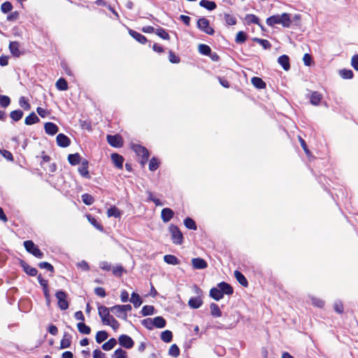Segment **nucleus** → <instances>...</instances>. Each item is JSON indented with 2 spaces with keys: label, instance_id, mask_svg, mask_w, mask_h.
Returning a JSON list of instances; mask_svg holds the SVG:
<instances>
[{
  "label": "nucleus",
  "instance_id": "nucleus-51",
  "mask_svg": "<svg viewBox=\"0 0 358 358\" xmlns=\"http://www.w3.org/2000/svg\"><path fill=\"white\" fill-rule=\"evenodd\" d=\"M169 355L173 357H178L180 355V349L176 344H173L170 347Z\"/></svg>",
  "mask_w": 358,
  "mask_h": 358
},
{
  "label": "nucleus",
  "instance_id": "nucleus-36",
  "mask_svg": "<svg viewBox=\"0 0 358 358\" xmlns=\"http://www.w3.org/2000/svg\"><path fill=\"white\" fill-rule=\"evenodd\" d=\"M23 114L24 113L22 110L20 109L15 110L10 112V117L13 121L17 122L22 119Z\"/></svg>",
  "mask_w": 358,
  "mask_h": 358
},
{
  "label": "nucleus",
  "instance_id": "nucleus-29",
  "mask_svg": "<svg viewBox=\"0 0 358 358\" xmlns=\"http://www.w3.org/2000/svg\"><path fill=\"white\" fill-rule=\"evenodd\" d=\"M199 6L206 8L208 10H213L216 8L217 5L215 1L201 0L199 2Z\"/></svg>",
  "mask_w": 358,
  "mask_h": 358
},
{
  "label": "nucleus",
  "instance_id": "nucleus-47",
  "mask_svg": "<svg viewBox=\"0 0 358 358\" xmlns=\"http://www.w3.org/2000/svg\"><path fill=\"white\" fill-rule=\"evenodd\" d=\"M83 202L87 206L92 205L94 202V199L91 194L87 193L83 194L81 196Z\"/></svg>",
  "mask_w": 358,
  "mask_h": 358
},
{
  "label": "nucleus",
  "instance_id": "nucleus-39",
  "mask_svg": "<svg viewBox=\"0 0 358 358\" xmlns=\"http://www.w3.org/2000/svg\"><path fill=\"white\" fill-rule=\"evenodd\" d=\"M77 327L80 333L83 334H90L91 329L89 326L86 325L84 322H79L77 324Z\"/></svg>",
  "mask_w": 358,
  "mask_h": 358
},
{
  "label": "nucleus",
  "instance_id": "nucleus-22",
  "mask_svg": "<svg viewBox=\"0 0 358 358\" xmlns=\"http://www.w3.org/2000/svg\"><path fill=\"white\" fill-rule=\"evenodd\" d=\"M251 83L255 87H256L258 90H262L266 88V83L259 77H253L251 79Z\"/></svg>",
  "mask_w": 358,
  "mask_h": 358
},
{
  "label": "nucleus",
  "instance_id": "nucleus-24",
  "mask_svg": "<svg viewBox=\"0 0 358 358\" xmlns=\"http://www.w3.org/2000/svg\"><path fill=\"white\" fill-rule=\"evenodd\" d=\"M203 303L202 299L200 296L192 297L188 301V305L192 308H199Z\"/></svg>",
  "mask_w": 358,
  "mask_h": 358
},
{
  "label": "nucleus",
  "instance_id": "nucleus-46",
  "mask_svg": "<svg viewBox=\"0 0 358 358\" xmlns=\"http://www.w3.org/2000/svg\"><path fill=\"white\" fill-rule=\"evenodd\" d=\"M107 215L108 217H120L121 215L120 210L115 207H111L107 210Z\"/></svg>",
  "mask_w": 358,
  "mask_h": 358
},
{
  "label": "nucleus",
  "instance_id": "nucleus-62",
  "mask_svg": "<svg viewBox=\"0 0 358 358\" xmlns=\"http://www.w3.org/2000/svg\"><path fill=\"white\" fill-rule=\"evenodd\" d=\"M0 153L7 160H8L10 162H13L14 160L13 156L10 151L6 150H0Z\"/></svg>",
  "mask_w": 358,
  "mask_h": 358
},
{
  "label": "nucleus",
  "instance_id": "nucleus-58",
  "mask_svg": "<svg viewBox=\"0 0 358 358\" xmlns=\"http://www.w3.org/2000/svg\"><path fill=\"white\" fill-rule=\"evenodd\" d=\"M20 106L25 110H29L31 108L30 103L26 100L24 96H21L19 100Z\"/></svg>",
  "mask_w": 358,
  "mask_h": 358
},
{
  "label": "nucleus",
  "instance_id": "nucleus-20",
  "mask_svg": "<svg viewBox=\"0 0 358 358\" xmlns=\"http://www.w3.org/2000/svg\"><path fill=\"white\" fill-rule=\"evenodd\" d=\"M132 149L138 156L145 157L146 155H150L148 149L141 145H133Z\"/></svg>",
  "mask_w": 358,
  "mask_h": 358
},
{
  "label": "nucleus",
  "instance_id": "nucleus-33",
  "mask_svg": "<svg viewBox=\"0 0 358 358\" xmlns=\"http://www.w3.org/2000/svg\"><path fill=\"white\" fill-rule=\"evenodd\" d=\"M130 301L134 304L135 308H138L143 303L139 294L136 292L131 294Z\"/></svg>",
  "mask_w": 358,
  "mask_h": 358
},
{
  "label": "nucleus",
  "instance_id": "nucleus-45",
  "mask_svg": "<svg viewBox=\"0 0 358 358\" xmlns=\"http://www.w3.org/2000/svg\"><path fill=\"white\" fill-rule=\"evenodd\" d=\"M184 224L185 226L192 230H196V224L193 219L191 217H186L184 220Z\"/></svg>",
  "mask_w": 358,
  "mask_h": 358
},
{
  "label": "nucleus",
  "instance_id": "nucleus-13",
  "mask_svg": "<svg viewBox=\"0 0 358 358\" xmlns=\"http://www.w3.org/2000/svg\"><path fill=\"white\" fill-rule=\"evenodd\" d=\"M21 267L23 268L24 271L30 276H36L38 273V271L36 268L30 266L27 263L24 261L21 260L20 263Z\"/></svg>",
  "mask_w": 358,
  "mask_h": 358
},
{
  "label": "nucleus",
  "instance_id": "nucleus-17",
  "mask_svg": "<svg viewBox=\"0 0 358 358\" xmlns=\"http://www.w3.org/2000/svg\"><path fill=\"white\" fill-rule=\"evenodd\" d=\"M45 131L49 135H55L58 132V127L53 122H46L44 125Z\"/></svg>",
  "mask_w": 358,
  "mask_h": 358
},
{
  "label": "nucleus",
  "instance_id": "nucleus-25",
  "mask_svg": "<svg viewBox=\"0 0 358 358\" xmlns=\"http://www.w3.org/2000/svg\"><path fill=\"white\" fill-rule=\"evenodd\" d=\"M234 276L236 280L243 287H246L248 286V282L244 275L239 271H234Z\"/></svg>",
  "mask_w": 358,
  "mask_h": 358
},
{
  "label": "nucleus",
  "instance_id": "nucleus-11",
  "mask_svg": "<svg viewBox=\"0 0 358 358\" xmlns=\"http://www.w3.org/2000/svg\"><path fill=\"white\" fill-rule=\"evenodd\" d=\"M192 264L195 269H204L208 266L206 261L200 257L193 258Z\"/></svg>",
  "mask_w": 358,
  "mask_h": 358
},
{
  "label": "nucleus",
  "instance_id": "nucleus-4",
  "mask_svg": "<svg viewBox=\"0 0 358 358\" xmlns=\"http://www.w3.org/2000/svg\"><path fill=\"white\" fill-rule=\"evenodd\" d=\"M68 294L66 292L62 290L57 291L55 294V297L57 298L58 302V307L62 310H65L69 308V304L67 301Z\"/></svg>",
  "mask_w": 358,
  "mask_h": 358
},
{
  "label": "nucleus",
  "instance_id": "nucleus-31",
  "mask_svg": "<svg viewBox=\"0 0 358 358\" xmlns=\"http://www.w3.org/2000/svg\"><path fill=\"white\" fill-rule=\"evenodd\" d=\"M164 261L171 265H177L180 264V260L173 255H166L164 256Z\"/></svg>",
  "mask_w": 358,
  "mask_h": 358
},
{
  "label": "nucleus",
  "instance_id": "nucleus-60",
  "mask_svg": "<svg viewBox=\"0 0 358 358\" xmlns=\"http://www.w3.org/2000/svg\"><path fill=\"white\" fill-rule=\"evenodd\" d=\"M158 167H159V162L157 161V159L155 157H152L150 160L149 169L151 171H154L157 170L158 169Z\"/></svg>",
  "mask_w": 358,
  "mask_h": 358
},
{
  "label": "nucleus",
  "instance_id": "nucleus-37",
  "mask_svg": "<svg viewBox=\"0 0 358 358\" xmlns=\"http://www.w3.org/2000/svg\"><path fill=\"white\" fill-rule=\"evenodd\" d=\"M56 87L59 90H61V91H65L66 90H68V83H67V81L64 79V78H59L57 82H56Z\"/></svg>",
  "mask_w": 358,
  "mask_h": 358
},
{
  "label": "nucleus",
  "instance_id": "nucleus-9",
  "mask_svg": "<svg viewBox=\"0 0 358 358\" xmlns=\"http://www.w3.org/2000/svg\"><path fill=\"white\" fill-rule=\"evenodd\" d=\"M57 144L62 148H66L71 143L70 138L64 134H59L56 138Z\"/></svg>",
  "mask_w": 358,
  "mask_h": 358
},
{
  "label": "nucleus",
  "instance_id": "nucleus-26",
  "mask_svg": "<svg viewBox=\"0 0 358 358\" xmlns=\"http://www.w3.org/2000/svg\"><path fill=\"white\" fill-rule=\"evenodd\" d=\"M210 296L215 301H219L223 298L224 295L218 287H213L210 290Z\"/></svg>",
  "mask_w": 358,
  "mask_h": 358
},
{
  "label": "nucleus",
  "instance_id": "nucleus-63",
  "mask_svg": "<svg viewBox=\"0 0 358 358\" xmlns=\"http://www.w3.org/2000/svg\"><path fill=\"white\" fill-rule=\"evenodd\" d=\"M124 272V268L121 265L116 266L113 268V273L115 276L120 277L122 276Z\"/></svg>",
  "mask_w": 358,
  "mask_h": 358
},
{
  "label": "nucleus",
  "instance_id": "nucleus-14",
  "mask_svg": "<svg viewBox=\"0 0 358 358\" xmlns=\"http://www.w3.org/2000/svg\"><path fill=\"white\" fill-rule=\"evenodd\" d=\"M217 287L220 289L222 294L231 295L234 293V289L229 283L221 282L217 284Z\"/></svg>",
  "mask_w": 358,
  "mask_h": 358
},
{
  "label": "nucleus",
  "instance_id": "nucleus-48",
  "mask_svg": "<svg viewBox=\"0 0 358 358\" xmlns=\"http://www.w3.org/2000/svg\"><path fill=\"white\" fill-rule=\"evenodd\" d=\"M155 34L158 36L162 38V39L169 40V38H170V36H169V34H168V32L164 29H163L162 27L157 29L155 31Z\"/></svg>",
  "mask_w": 358,
  "mask_h": 358
},
{
  "label": "nucleus",
  "instance_id": "nucleus-5",
  "mask_svg": "<svg viewBox=\"0 0 358 358\" xmlns=\"http://www.w3.org/2000/svg\"><path fill=\"white\" fill-rule=\"evenodd\" d=\"M197 28L208 35H213L215 31L213 28L210 27V22L205 17H201L198 20L196 23Z\"/></svg>",
  "mask_w": 358,
  "mask_h": 358
},
{
  "label": "nucleus",
  "instance_id": "nucleus-19",
  "mask_svg": "<svg viewBox=\"0 0 358 358\" xmlns=\"http://www.w3.org/2000/svg\"><path fill=\"white\" fill-rule=\"evenodd\" d=\"M278 62L285 71H288L290 69L289 58L287 55H282L280 56Z\"/></svg>",
  "mask_w": 358,
  "mask_h": 358
},
{
  "label": "nucleus",
  "instance_id": "nucleus-1",
  "mask_svg": "<svg viewBox=\"0 0 358 358\" xmlns=\"http://www.w3.org/2000/svg\"><path fill=\"white\" fill-rule=\"evenodd\" d=\"M292 22L291 15L287 13L270 16L266 21V24L270 27H273L276 24H280L285 28H289L291 26Z\"/></svg>",
  "mask_w": 358,
  "mask_h": 358
},
{
  "label": "nucleus",
  "instance_id": "nucleus-42",
  "mask_svg": "<svg viewBox=\"0 0 358 358\" xmlns=\"http://www.w3.org/2000/svg\"><path fill=\"white\" fill-rule=\"evenodd\" d=\"M141 313L143 316L153 315L155 313V308L153 306H144L141 309Z\"/></svg>",
  "mask_w": 358,
  "mask_h": 358
},
{
  "label": "nucleus",
  "instance_id": "nucleus-27",
  "mask_svg": "<svg viewBox=\"0 0 358 358\" xmlns=\"http://www.w3.org/2000/svg\"><path fill=\"white\" fill-rule=\"evenodd\" d=\"M68 161L72 166L78 165L81 162V157L78 153L70 154L68 156Z\"/></svg>",
  "mask_w": 358,
  "mask_h": 358
},
{
  "label": "nucleus",
  "instance_id": "nucleus-38",
  "mask_svg": "<svg viewBox=\"0 0 358 358\" xmlns=\"http://www.w3.org/2000/svg\"><path fill=\"white\" fill-rule=\"evenodd\" d=\"M198 50L199 52L203 55L209 56L211 54V48L206 44H199Z\"/></svg>",
  "mask_w": 358,
  "mask_h": 358
},
{
  "label": "nucleus",
  "instance_id": "nucleus-8",
  "mask_svg": "<svg viewBox=\"0 0 358 358\" xmlns=\"http://www.w3.org/2000/svg\"><path fill=\"white\" fill-rule=\"evenodd\" d=\"M118 342L122 347L126 349H131L134 345L133 339L126 334L120 335L118 338Z\"/></svg>",
  "mask_w": 358,
  "mask_h": 358
},
{
  "label": "nucleus",
  "instance_id": "nucleus-50",
  "mask_svg": "<svg viewBox=\"0 0 358 358\" xmlns=\"http://www.w3.org/2000/svg\"><path fill=\"white\" fill-rule=\"evenodd\" d=\"M247 40V35L243 31H240L237 33L235 41L236 43H243Z\"/></svg>",
  "mask_w": 358,
  "mask_h": 358
},
{
  "label": "nucleus",
  "instance_id": "nucleus-61",
  "mask_svg": "<svg viewBox=\"0 0 358 358\" xmlns=\"http://www.w3.org/2000/svg\"><path fill=\"white\" fill-rule=\"evenodd\" d=\"M169 59L171 63L178 64L180 62V58L172 51L169 50Z\"/></svg>",
  "mask_w": 358,
  "mask_h": 358
},
{
  "label": "nucleus",
  "instance_id": "nucleus-21",
  "mask_svg": "<svg viewBox=\"0 0 358 358\" xmlns=\"http://www.w3.org/2000/svg\"><path fill=\"white\" fill-rule=\"evenodd\" d=\"M9 50L10 53L16 57H18L21 55L20 51V43L17 41H12L9 44Z\"/></svg>",
  "mask_w": 358,
  "mask_h": 358
},
{
  "label": "nucleus",
  "instance_id": "nucleus-15",
  "mask_svg": "<svg viewBox=\"0 0 358 358\" xmlns=\"http://www.w3.org/2000/svg\"><path fill=\"white\" fill-rule=\"evenodd\" d=\"M110 157L114 165L117 168L122 169L123 167L124 157L117 153H113Z\"/></svg>",
  "mask_w": 358,
  "mask_h": 358
},
{
  "label": "nucleus",
  "instance_id": "nucleus-2",
  "mask_svg": "<svg viewBox=\"0 0 358 358\" xmlns=\"http://www.w3.org/2000/svg\"><path fill=\"white\" fill-rule=\"evenodd\" d=\"M26 250L34 257L41 259L43 257V252L34 244L32 241H25L23 243Z\"/></svg>",
  "mask_w": 358,
  "mask_h": 358
},
{
  "label": "nucleus",
  "instance_id": "nucleus-16",
  "mask_svg": "<svg viewBox=\"0 0 358 358\" xmlns=\"http://www.w3.org/2000/svg\"><path fill=\"white\" fill-rule=\"evenodd\" d=\"M173 215V211L169 208H163L161 213V217L164 222H169Z\"/></svg>",
  "mask_w": 358,
  "mask_h": 358
},
{
  "label": "nucleus",
  "instance_id": "nucleus-44",
  "mask_svg": "<svg viewBox=\"0 0 358 358\" xmlns=\"http://www.w3.org/2000/svg\"><path fill=\"white\" fill-rule=\"evenodd\" d=\"M111 358H127V352L122 348H117L113 352Z\"/></svg>",
  "mask_w": 358,
  "mask_h": 358
},
{
  "label": "nucleus",
  "instance_id": "nucleus-35",
  "mask_svg": "<svg viewBox=\"0 0 358 358\" xmlns=\"http://www.w3.org/2000/svg\"><path fill=\"white\" fill-rule=\"evenodd\" d=\"M210 313L213 317H218L222 316V311L217 304L212 303L210 306Z\"/></svg>",
  "mask_w": 358,
  "mask_h": 358
},
{
  "label": "nucleus",
  "instance_id": "nucleus-32",
  "mask_svg": "<svg viewBox=\"0 0 358 358\" xmlns=\"http://www.w3.org/2000/svg\"><path fill=\"white\" fill-rule=\"evenodd\" d=\"M117 344V340L114 338H110L107 342L104 343L101 348L105 351L112 350Z\"/></svg>",
  "mask_w": 358,
  "mask_h": 358
},
{
  "label": "nucleus",
  "instance_id": "nucleus-30",
  "mask_svg": "<svg viewBox=\"0 0 358 358\" xmlns=\"http://www.w3.org/2000/svg\"><path fill=\"white\" fill-rule=\"evenodd\" d=\"M40 120L38 116L35 114L34 112H32L25 118L24 123L27 125H31L38 122Z\"/></svg>",
  "mask_w": 358,
  "mask_h": 358
},
{
  "label": "nucleus",
  "instance_id": "nucleus-49",
  "mask_svg": "<svg viewBox=\"0 0 358 358\" xmlns=\"http://www.w3.org/2000/svg\"><path fill=\"white\" fill-rule=\"evenodd\" d=\"M253 41L259 43L265 50L270 49L271 47V44L268 40L254 38Z\"/></svg>",
  "mask_w": 358,
  "mask_h": 358
},
{
  "label": "nucleus",
  "instance_id": "nucleus-59",
  "mask_svg": "<svg viewBox=\"0 0 358 358\" xmlns=\"http://www.w3.org/2000/svg\"><path fill=\"white\" fill-rule=\"evenodd\" d=\"M105 325H110L113 329L116 330L120 327V323L113 316Z\"/></svg>",
  "mask_w": 358,
  "mask_h": 358
},
{
  "label": "nucleus",
  "instance_id": "nucleus-10",
  "mask_svg": "<svg viewBox=\"0 0 358 358\" xmlns=\"http://www.w3.org/2000/svg\"><path fill=\"white\" fill-rule=\"evenodd\" d=\"M110 311L113 313L117 317L127 320V313H125L121 307V305H115L110 308Z\"/></svg>",
  "mask_w": 358,
  "mask_h": 358
},
{
  "label": "nucleus",
  "instance_id": "nucleus-3",
  "mask_svg": "<svg viewBox=\"0 0 358 358\" xmlns=\"http://www.w3.org/2000/svg\"><path fill=\"white\" fill-rule=\"evenodd\" d=\"M169 229L171 234L173 243L176 245H181L183 242V236L179 228L174 224H171Z\"/></svg>",
  "mask_w": 358,
  "mask_h": 358
},
{
  "label": "nucleus",
  "instance_id": "nucleus-54",
  "mask_svg": "<svg viewBox=\"0 0 358 358\" xmlns=\"http://www.w3.org/2000/svg\"><path fill=\"white\" fill-rule=\"evenodd\" d=\"M10 103V99L6 95H0V106L3 108L8 107Z\"/></svg>",
  "mask_w": 358,
  "mask_h": 358
},
{
  "label": "nucleus",
  "instance_id": "nucleus-53",
  "mask_svg": "<svg viewBox=\"0 0 358 358\" xmlns=\"http://www.w3.org/2000/svg\"><path fill=\"white\" fill-rule=\"evenodd\" d=\"M340 76L344 79H351L353 78L354 73L352 70L342 69L340 71Z\"/></svg>",
  "mask_w": 358,
  "mask_h": 358
},
{
  "label": "nucleus",
  "instance_id": "nucleus-18",
  "mask_svg": "<svg viewBox=\"0 0 358 358\" xmlns=\"http://www.w3.org/2000/svg\"><path fill=\"white\" fill-rule=\"evenodd\" d=\"M129 34L132 38L141 44H145L148 41L147 38L145 36L133 29H129Z\"/></svg>",
  "mask_w": 358,
  "mask_h": 358
},
{
  "label": "nucleus",
  "instance_id": "nucleus-34",
  "mask_svg": "<svg viewBox=\"0 0 358 358\" xmlns=\"http://www.w3.org/2000/svg\"><path fill=\"white\" fill-rule=\"evenodd\" d=\"M154 327L157 328H164L166 324L165 319L161 316H157L153 318Z\"/></svg>",
  "mask_w": 358,
  "mask_h": 358
},
{
  "label": "nucleus",
  "instance_id": "nucleus-40",
  "mask_svg": "<svg viewBox=\"0 0 358 358\" xmlns=\"http://www.w3.org/2000/svg\"><path fill=\"white\" fill-rule=\"evenodd\" d=\"M245 20L248 24H255L259 25V19L254 14H247Z\"/></svg>",
  "mask_w": 358,
  "mask_h": 358
},
{
  "label": "nucleus",
  "instance_id": "nucleus-64",
  "mask_svg": "<svg viewBox=\"0 0 358 358\" xmlns=\"http://www.w3.org/2000/svg\"><path fill=\"white\" fill-rule=\"evenodd\" d=\"M93 358H106V355L99 349H96L93 351Z\"/></svg>",
  "mask_w": 358,
  "mask_h": 358
},
{
  "label": "nucleus",
  "instance_id": "nucleus-41",
  "mask_svg": "<svg viewBox=\"0 0 358 358\" xmlns=\"http://www.w3.org/2000/svg\"><path fill=\"white\" fill-rule=\"evenodd\" d=\"M108 337V334L106 331H99L96 334V341L98 343H101L106 341Z\"/></svg>",
  "mask_w": 358,
  "mask_h": 358
},
{
  "label": "nucleus",
  "instance_id": "nucleus-7",
  "mask_svg": "<svg viewBox=\"0 0 358 358\" xmlns=\"http://www.w3.org/2000/svg\"><path fill=\"white\" fill-rule=\"evenodd\" d=\"M110 308H107L104 306H98V313L100 316L101 321L103 324L113 317V315H110Z\"/></svg>",
  "mask_w": 358,
  "mask_h": 358
},
{
  "label": "nucleus",
  "instance_id": "nucleus-23",
  "mask_svg": "<svg viewBox=\"0 0 358 358\" xmlns=\"http://www.w3.org/2000/svg\"><path fill=\"white\" fill-rule=\"evenodd\" d=\"M322 98V95L319 92H313L310 97V102L314 106H317L320 104Z\"/></svg>",
  "mask_w": 358,
  "mask_h": 358
},
{
  "label": "nucleus",
  "instance_id": "nucleus-43",
  "mask_svg": "<svg viewBox=\"0 0 358 358\" xmlns=\"http://www.w3.org/2000/svg\"><path fill=\"white\" fill-rule=\"evenodd\" d=\"M173 334L169 330H165L161 334V339L165 343H170L172 341Z\"/></svg>",
  "mask_w": 358,
  "mask_h": 358
},
{
  "label": "nucleus",
  "instance_id": "nucleus-56",
  "mask_svg": "<svg viewBox=\"0 0 358 358\" xmlns=\"http://www.w3.org/2000/svg\"><path fill=\"white\" fill-rule=\"evenodd\" d=\"M152 322H153V319L148 317V318L143 320L141 321V324L143 326H144L148 329L151 330L154 327V323Z\"/></svg>",
  "mask_w": 358,
  "mask_h": 358
},
{
  "label": "nucleus",
  "instance_id": "nucleus-57",
  "mask_svg": "<svg viewBox=\"0 0 358 358\" xmlns=\"http://www.w3.org/2000/svg\"><path fill=\"white\" fill-rule=\"evenodd\" d=\"M13 9V5L10 1H5L1 4V10L3 13H8Z\"/></svg>",
  "mask_w": 358,
  "mask_h": 358
},
{
  "label": "nucleus",
  "instance_id": "nucleus-12",
  "mask_svg": "<svg viewBox=\"0 0 358 358\" xmlns=\"http://www.w3.org/2000/svg\"><path fill=\"white\" fill-rule=\"evenodd\" d=\"M88 161L87 159H83L81 162V165L78 168V172L85 178L90 179V175L88 171Z\"/></svg>",
  "mask_w": 358,
  "mask_h": 358
},
{
  "label": "nucleus",
  "instance_id": "nucleus-28",
  "mask_svg": "<svg viewBox=\"0 0 358 358\" xmlns=\"http://www.w3.org/2000/svg\"><path fill=\"white\" fill-rule=\"evenodd\" d=\"M87 218L89 222L92 225H93L96 229H98L100 231H103V227L99 222L97 221V220L94 217L92 216L91 215H87Z\"/></svg>",
  "mask_w": 358,
  "mask_h": 358
},
{
  "label": "nucleus",
  "instance_id": "nucleus-52",
  "mask_svg": "<svg viewBox=\"0 0 358 358\" xmlns=\"http://www.w3.org/2000/svg\"><path fill=\"white\" fill-rule=\"evenodd\" d=\"M224 18L226 23L228 25H235L236 24V22H237L236 19L232 15H230L229 13H224Z\"/></svg>",
  "mask_w": 358,
  "mask_h": 358
},
{
  "label": "nucleus",
  "instance_id": "nucleus-55",
  "mask_svg": "<svg viewBox=\"0 0 358 358\" xmlns=\"http://www.w3.org/2000/svg\"><path fill=\"white\" fill-rule=\"evenodd\" d=\"M38 266L40 268L46 269V270L50 271L51 273H54V271H55V268H54L53 266L48 262H40Z\"/></svg>",
  "mask_w": 358,
  "mask_h": 358
},
{
  "label": "nucleus",
  "instance_id": "nucleus-6",
  "mask_svg": "<svg viewBox=\"0 0 358 358\" xmlns=\"http://www.w3.org/2000/svg\"><path fill=\"white\" fill-rule=\"evenodd\" d=\"M108 143L114 148H121L123 146L124 141L120 135H107Z\"/></svg>",
  "mask_w": 358,
  "mask_h": 358
}]
</instances>
